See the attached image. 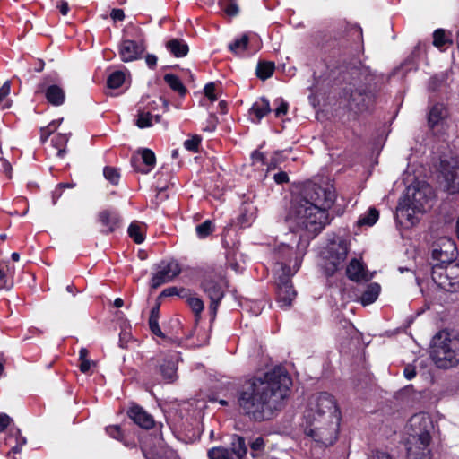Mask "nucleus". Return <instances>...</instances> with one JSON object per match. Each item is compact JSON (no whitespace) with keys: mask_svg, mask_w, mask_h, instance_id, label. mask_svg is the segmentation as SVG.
<instances>
[{"mask_svg":"<svg viewBox=\"0 0 459 459\" xmlns=\"http://www.w3.org/2000/svg\"><path fill=\"white\" fill-rule=\"evenodd\" d=\"M292 381L282 368H275L263 377L246 381L238 390V404L242 413L255 421L271 420L281 410Z\"/></svg>","mask_w":459,"mask_h":459,"instance_id":"f257e3e1","label":"nucleus"},{"mask_svg":"<svg viewBox=\"0 0 459 459\" xmlns=\"http://www.w3.org/2000/svg\"><path fill=\"white\" fill-rule=\"evenodd\" d=\"M336 200L332 186H321L315 183L304 186L300 193L291 200L286 215V223L292 233L299 237L316 238L330 223L329 210Z\"/></svg>","mask_w":459,"mask_h":459,"instance_id":"f03ea898","label":"nucleus"},{"mask_svg":"<svg viewBox=\"0 0 459 459\" xmlns=\"http://www.w3.org/2000/svg\"><path fill=\"white\" fill-rule=\"evenodd\" d=\"M409 426L412 441L407 447L406 459H430L429 446L432 421L429 416L423 412L414 414L409 420Z\"/></svg>","mask_w":459,"mask_h":459,"instance_id":"7ed1b4c3","label":"nucleus"},{"mask_svg":"<svg viewBox=\"0 0 459 459\" xmlns=\"http://www.w3.org/2000/svg\"><path fill=\"white\" fill-rule=\"evenodd\" d=\"M433 198L434 193L429 186L408 187L406 195L398 203L397 213L413 224L414 214L425 212L431 206Z\"/></svg>","mask_w":459,"mask_h":459,"instance_id":"20e7f679","label":"nucleus"},{"mask_svg":"<svg viewBox=\"0 0 459 459\" xmlns=\"http://www.w3.org/2000/svg\"><path fill=\"white\" fill-rule=\"evenodd\" d=\"M430 357L437 367L448 368L459 363V338L439 331L431 341Z\"/></svg>","mask_w":459,"mask_h":459,"instance_id":"39448f33","label":"nucleus"},{"mask_svg":"<svg viewBox=\"0 0 459 459\" xmlns=\"http://www.w3.org/2000/svg\"><path fill=\"white\" fill-rule=\"evenodd\" d=\"M341 419H304L305 434L324 446H332L338 438Z\"/></svg>","mask_w":459,"mask_h":459,"instance_id":"423d86ee","label":"nucleus"},{"mask_svg":"<svg viewBox=\"0 0 459 459\" xmlns=\"http://www.w3.org/2000/svg\"><path fill=\"white\" fill-rule=\"evenodd\" d=\"M302 257L296 255L292 267L283 264L281 274L276 281V302L281 308L290 307L296 298L297 292L294 290L290 277L300 268Z\"/></svg>","mask_w":459,"mask_h":459,"instance_id":"0eeeda50","label":"nucleus"},{"mask_svg":"<svg viewBox=\"0 0 459 459\" xmlns=\"http://www.w3.org/2000/svg\"><path fill=\"white\" fill-rule=\"evenodd\" d=\"M177 363L172 356L160 354L147 361L143 373L155 385L160 382L159 377L167 382H173L177 378Z\"/></svg>","mask_w":459,"mask_h":459,"instance_id":"6e6552de","label":"nucleus"},{"mask_svg":"<svg viewBox=\"0 0 459 459\" xmlns=\"http://www.w3.org/2000/svg\"><path fill=\"white\" fill-rule=\"evenodd\" d=\"M341 415L335 398L326 393L322 392L313 395L304 411V419H333L334 416Z\"/></svg>","mask_w":459,"mask_h":459,"instance_id":"1a4fd4ad","label":"nucleus"},{"mask_svg":"<svg viewBox=\"0 0 459 459\" xmlns=\"http://www.w3.org/2000/svg\"><path fill=\"white\" fill-rule=\"evenodd\" d=\"M228 285L226 280L219 274L205 273L201 281V289L210 299L209 312L212 320H214L222 299L225 296Z\"/></svg>","mask_w":459,"mask_h":459,"instance_id":"9d476101","label":"nucleus"},{"mask_svg":"<svg viewBox=\"0 0 459 459\" xmlns=\"http://www.w3.org/2000/svg\"><path fill=\"white\" fill-rule=\"evenodd\" d=\"M348 253L349 247L344 238H337L330 241L323 253V270L325 275L332 276L342 268Z\"/></svg>","mask_w":459,"mask_h":459,"instance_id":"9b49d317","label":"nucleus"},{"mask_svg":"<svg viewBox=\"0 0 459 459\" xmlns=\"http://www.w3.org/2000/svg\"><path fill=\"white\" fill-rule=\"evenodd\" d=\"M431 278L440 288L450 292L459 291V263H452L444 267L431 266Z\"/></svg>","mask_w":459,"mask_h":459,"instance_id":"f8f14e48","label":"nucleus"},{"mask_svg":"<svg viewBox=\"0 0 459 459\" xmlns=\"http://www.w3.org/2000/svg\"><path fill=\"white\" fill-rule=\"evenodd\" d=\"M247 447L245 438L238 435H233L230 446H214L207 451L209 459H245Z\"/></svg>","mask_w":459,"mask_h":459,"instance_id":"ddd939ff","label":"nucleus"},{"mask_svg":"<svg viewBox=\"0 0 459 459\" xmlns=\"http://www.w3.org/2000/svg\"><path fill=\"white\" fill-rule=\"evenodd\" d=\"M145 50V39L141 33L135 39H123L118 45L119 57L125 63L140 59Z\"/></svg>","mask_w":459,"mask_h":459,"instance_id":"4468645a","label":"nucleus"},{"mask_svg":"<svg viewBox=\"0 0 459 459\" xmlns=\"http://www.w3.org/2000/svg\"><path fill=\"white\" fill-rule=\"evenodd\" d=\"M449 112L443 103H436L429 108L428 113V126L433 134H443L448 128Z\"/></svg>","mask_w":459,"mask_h":459,"instance_id":"2eb2a0df","label":"nucleus"},{"mask_svg":"<svg viewBox=\"0 0 459 459\" xmlns=\"http://www.w3.org/2000/svg\"><path fill=\"white\" fill-rule=\"evenodd\" d=\"M180 272L181 268L176 260L161 261L157 264L156 272L151 281V287L157 289L162 284L171 281Z\"/></svg>","mask_w":459,"mask_h":459,"instance_id":"dca6fc26","label":"nucleus"},{"mask_svg":"<svg viewBox=\"0 0 459 459\" xmlns=\"http://www.w3.org/2000/svg\"><path fill=\"white\" fill-rule=\"evenodd\" d=\"M259 40L256 35L243 33L236 37L228 46L229 50L239 56H251L259 49Z\"/></svg>","mask_w":459,"mask_h":459,"instance_id":"f3484780","label":"nucleus"},{"mask_svg":"<svg viewBox=\"0 0 459 459\" xmlns=\"http://www.w3.org/2000/svg\"><path fill=\"white\" fill-rule=\"evenodd\" d=\"M440 172L450 194L459 193V160L455 158L442 160Z\"/></svg>","mask_w":459,"mask_h":459,"instance_id":"a211bd4d","label":"nucleus"},{"mask_svg":"<svg viewBox=\"0 0 459 459\" xmlns=\"http://www.w3.org/2000/svg\"><path fill=\"white\" fill-rule=\"evenodd\" d=\"M442 244L440 248H434L432 251L431 258L436 261L432 265L446 266L454 263L458 255L455 242L447 237L441 238Z\"/></svg>","mask_w":459,"mask_h":459,"instance_id":"6ab92c4d","label":"nucleus"},{"mask_svg":"<svg viewBox=\"0 0 459 459\" xmlns=\"http://www.w3.org/2000/svg\"><path fill=\"white\" fill-rule=\"evenodd\" d=\"M156 108L157 103L155 101L148 102L146 106H143L142 102L139 103L137 106L135 125L139 128H147L152 126L155 123H160L161 116L153 114Z\"/></svg>","mask_w":459,"mask_h":459,"instance_id":"aec40b11","label":"nucleus"},{"mask_svg":"<svg viewBox=\"0 0 459 459\" xmlns=\"http://www.w3.org/2000/svg\"><path fill=\"white\" fill-rule=\"evenodd\" d=\"M98 221L105 227L103 233L110 234L120 229L122 217L115 209H104L98 213Z\"/></svg>","mask_w":459,"mask_h":459,"instance_id":"412c9836","label":"nucleus"},{"mask_svg":"<svg viewBox=\"0 0 459 459\" xmlns=\"http://www.w3.org/2000/svg\"><path fill=\"white\" fill-rule=\"evenodd\" d=\"M454 220L455 210L449 209L445 211V209L442 208L440 213L437 217V221L431 224L430 230L433 232L440 230L441 234H443L444 237H446V235L455 231V225L453 223Z\"/></svg>","mask_w":459,"mask_h":459,"instance_id":"4be33fe9","label":"nucleus"},{"mask_svg":"<svg viewBox=\"0 0 459 459\" xmlns=\"http://www.w3.org/2000/svg\"><path fill=\"white\" fill-rule=\"evenodd\" d=\"M127 414L135 424L143 429H152L155 424L153 417L139 405L132 406Z\"/></svg>","mask_w":459,"mask_h":459,"instance_id":"5701e85b","label":"nucleus"},{"mask_svg":"<svg viewBox=\"0 0 459 459\" xmlns=\"http://www.w3.org/2000/svg\"><path fill=\"white\" fill-rule=\"evenodd\" d=\"M351 103L359 112L369 110L375 103V95L371 91H354L351 94Z\"/></svg>","mask_w":459,"mask_h":459,"instance_id":"b1692460","label":"nucleus"},{"mask_svg":"<svg viewBox=\"0 0 459 459\" xmlns=\"http://www.w3.org/2000/svg\"><path fill=\"white\" fill-rule=\"evenodd\" d=\"M270 112L271 107L269 100L263 97L253 103L249 109V117L252 122L258 124Z\"/></svg>","mask_w":459,"mask_h":459,"instance_id":"393cba45","label":"nucleus"},{"mask_svg":"<svg viewBox=\"0 0 459 459\" xmlns=\"http://www.w3.org/2000/svg\"><path fill=\"white\" fill-rule=\"evenodd\" d=\"M14 272L15 268L9 261H0V290L12 289Z\"/></svg>","mask_w":459,"mask_h":459,"instance_id":"a878e982","label":"nucleus"},{"mask_svg":"<svg viewBox=\"0 0 459 459\" xmlns=\"http://www.w3.org/2000/svg\"><path fill=\"white\" fill-rule=\"evenodd\" d=\"M134 162L136 164L143 162L145 169H141L137 166L138 172L142 174H148L153 169L156 164L155 154L150 149H143L139 155H134Z\"/></svg>","mask_w":459,"mask_h":459,"instance_id":"bb28decb","label":"nucleus"},{"mask_svg":"<svg viewBox=\"0 0 459 459\" xmlns=\"http://www.w3.org/2000/svg\"><path fill=\"white\" fill-rule=\"evenodd\" d=\"M45 98L52 106H61L65 100V92L64 89L56 84L48 86L44 91Z\"/></svg>","mask_w":459,"mask_h":459,"instance_id":"cd10ccee","label":"nucleus"},{"mask_svg":"<svg viewBox=\"0 0 459 459\" xmlns=\"http://www.w3.org/2000/svg\"><path fill=\"white\" fill-rule=\"evenodd\" d=\"M346 273L350 280L353 281H360L367 280L364 264L358 259H352L346 268Z\"/></svg>","mask_w":459,"mask_h":459,"instance_id":"c85d7f7f","label":"nucleus"},{"mask_svg":"<svg viewBox=\"0 0 459 459\" xmlns=\"http://www.w3.org/2000/svg\"><path fill=\"white\" fill-rule=\"evenodd\" d=\"M5 441L7 445L12 446L8 456H10L11 453L13 455L20 453L22 447L26 444V438L22 437L19 429H10Z\"/></svg>","mask_w":459,"mask_h":459,"instance_id":"c756f323","label":"nucleus"},{"mask_svg":"<svg viewBox=\"0 0 459 459\" xmlns=\"http://www.w3.org/2000/svg\"><path fill=\"white\" fill-rule=\"evenodd\" d=\"M351 32L354 39L351 54L354 58H359L364 52L362 29L359 25L354 24L351 26Z\"/></svg>","mask_w":459,"mask_h":459,"instance_id":"7c9ffc66","label":"nucleus"},{"mask_svg":"<svg viewBox=\"0 0 459 459\" xmlns=\"http://www.w3.org/2000/svg\"><path fill=\"white\" fill-rule=\"evenodd\" d=\"M166 48L175 57H184L189 51L188 45L182 39H172L167 41Z\"/></svg>","mask_w":459,"mask_h":459,"instance_id":"2f4dec72","label":"nucleus"},{"mask_svg":"<svg viewBox=\"0 0 459 459\" xmlns=\"http://www.w3.org/2000/svg\"><path fill=\"white\" fill-rule=\"evenodd\" d=\"M433 45L440 51H445L452 45L451 35L444 29H437L433 32Z\"/></svg>","mask_w":459,"mask_h":459,"instance_id":"473e14b6","label":"nucleus"},{"mask_svg":"<svg viewBox=\"0 0 459 459\" xmlns=\"http://www.w3.org/2000/svg\"><path fill=\"white\" fill-rule=\"evenodd\" d=\"M145 224L138 221H134L130 223L127 233L128 236L136 243L141 244L145 239L144 234Z\"/></svg>","mask_w":459,"mask_h":459,"instance_id":"72a5a7b5","label":"nucleus"},{"mask_svg":"<svg viewBox=\"0 0 459 459\" xmlns=\"http://www.w3.org/2000/svg\"><path fill=\"white\" fill-rule=\"evenodd\" d=\"M106 432L112 438L121 441L126 447L133 448L136 446L135 441L134 439L129 440L117 425L107 427Z\"/></svg>","mask_w":459,"mask_h":459,"instance_id":"f704fd0d","label":"nucleus"},{"mask_svg":"<svg viewBox=\"0 0 459 459\" xmlns=\"http://www.w3.org/2000/svg\"><path fill=\"white\" fill-rule=\"evenodd\" d=\"M380 286L377 283H371L362 293L360 300L362 305L367 306L375 302L379 295Z\"/></svg>","mask_w":459,"mask_h":459,"instance_id":"c9c22d12","label":"nucleus"},{"mask_svg":"<svg viewBox=\"0 0 459 459\" xmlns=\"http://www.w3.org/2000/svg\"><path fill=\"white\" fill-rule=\"evenodd\" d=\"M165 82L180 96H184L186 93V89L182 83L178 76L173 74H167L164 75Z\"/></svg>","mask_w":459,"mask_h":459,"instance_id":"e433bc0d","label":"nucleus"},{"mask_svg":"<svg viewBox=\"0 0 459 459\" xmlns=\"http://www.w3.org/2000/svg\"><path fill=\"white\" fill-rule=\"evenodd\" d=\"M126 82V74L122 71L111 73L107 79V86L111 90H117L123 86Z\"/></svg>","mask_w":459,"mask_h":459,"instance_id":"4c0bfd02","label":"nucleus"},{"mask_svg":"<svg viewBox=\"0 0 459 459\" xmlns=\"http://www.w3.org/2000/svg\"><path fill=\"white\" fill-rule=\"evenodd\" d=\"M68 140L69 135L66 134H57L52 138V144L57 150V156L59 158H63L66 153L65 147Z\"/></svg>","mask_w":459,"mask_h":459,"instance_id":"58836bf2","label":"nucleus"},{"mask_svg":"<svg viewBox=\"0 0 459 459\" xmlns=\"http://www.w3.org/2000/svg\"><path fill=\"white\" fill-rule=\"evenodd\" d=\"M378 218V211L376 208L371 207L365 214L359 218L358 224L360 226H373L377 221Z\"/></svg>","mask_w":459,"mask_h":459,"instance_id":"ea45409f","label":"nucleus"},{"mask_svg":"<svg viewBox=\"0 0 459 459\" xmlns=\"http://www.w3.org/2000/svg\"><path fill=\"white\" fill-rule=\"evenodd\" d=\"M274 68V64L272 62H260L256 67V75L262 80H266L273 75Z\"/></svg>","mask_w":459,"mask_h":459,"instance_id":"a19ab883","label":"nucleus"},{"mask_svg":"<svg viewBox=\"0 0 459 459\" xmlns=\"http://www.w3.org/2000/svg\"><path fill=\"white\" fill-rule=\"evenodd\" d=\"M219 6L230 17L236 16L239 12L237 0H219Z\"/></svg>","mask_w":459,"mask_h":459,"instance_id":"79ce46f5","label":"nucleus"},{"mask_svg":"<svg viewBox=\"0 0 459 459\" xmlns=\"http://www.w3.org/2000/svg\"><path fill=\"white\" fill-rule=\"evenodd\" d=\"M143 454L146 459H180L177 452L171 448H164L161 452L154 455L143 450Z\"/></svg>","mask_w":459,"mask_h":459,"instance_id":"37998d69","label":"nucleus"},{"mask_svg":"<svg viewBox=\"0 0 459 459\" xmlns=\"http://www.w3.org/2000/svg\"><path fill=\"white\" fill-rule=\"evenodd\" d=\"M214 230V226L210 220H206L195 228L196 234L199 238H205Z\"/></svg>","mask_w":459,"mask_h":459,"instance_id":"c03bdc74","label":"nucleus"},{"mask_svg":"<svg viewBox=\"0 0 459 459\" xmlns=\"http://www.w3.org/2000/svg\"><path fill=\"white\" fill-rule=\"evenodd\" d=\"M103 174L105 178L112 185H118L120 180V173L117 169L107 166L104 168Z\"/></svg>","mask_w":459,"mask_h":459,"instance_id":"a18cd8bd","label":"nucleus"},{"mask_svg":"<svg viewBox=\"0 0 459 459\" xmlns=\"http://www.w3.org/2000/svg\"><path fill=\"white\" fill-rule=\"evenodd\" d=\"M187 304L195 316H200L204 307L203 300L197 297H190L187 299Z\"/></svg>","mask_w":459,"mask_h":459,"instance_id":"49530a36","label":"nucleus"},{"mask_svg":"<svg viewBox=\"0 0 459 459\" xmlns=\"http://www.w3.org/2000/svg\"><path fill=\"white\" fill-rule=\"evenodd\" d=\"M202 142V138L199 135H193L191 138L186 139L184 142V147L192 152H197Z\"/></svg>","mask_w":459,"mask_h":459,"instance_id":"de8ad7c7","label":"nucleus"},{"mask_svg":"<svg viewBox=\"0 0 459 459\" xmlns=\"http://www.w3.org/2000/svg\"><path fill=\"white\" fill-rule=\"evenodd\" d=\"M186 292H187V290L184 288L169 287L161 291L160 297H172V296L185 297V296H186Z\"/></svg>","mask_w":459,"mask_h":459,"instance_id":"09e8293b","label":"nucleus"},{"mask_svg":"<svg viewBox=\"0 0 459 459\" xmlns=\"http://www.w3.org/2000/svg\"><path fill=\"white\" fill-rule=\"evenodd\" d=\"M275 104H277V107L274 108L276 117H281L287 114L289 104L283 99H277Z\"/></svg>","mask_w":459,"mask_h":459,"instance_id":"8fccbe9b","label":"nucleus"},{"mask_svg":"<svg viewBox=\"0 0 459 459\" xmlns=\"http://www.w3.org/2000/svg\"><path fill=\"white\" fill-rule=\"evenodd\" d=\"M149 327H150V330L151 332L158 336V337H160V338H163V339H168L164 333H162L160 325H159V320H156L154 318V316L152 318H149Z\"/></svg>","mask_w":459,"mask_h":459,"instance_id":"3c124183","label":"nucleus"},{"mask_svg":"<svg viewBox=\"0 0 459 459\" xmlns=\"http://www.w3.org/2000/svg\"><path fill=\"white\" fill-rule=\"evenodd\" d=\"M251 160L253 165L261 164L266 166L267 159L265 155L258 150H255L252 152Z\"/></svg>","mask_w":459,"mask_h":459,"instance_id":"603ef678","label":"nucleus"},{"mask_svg":"<svg viewBox=\"0 0 459 459\" xmlns=\"http://www.w3.org/2000/svg\"><path fill=\"white\" fill-rule=\"evenodd\" d=\"M204 94L209 99L211 102H214L217 100V96L215 94V85L213 82H209L204 86Z\"/></svg>","mask_w":459,"mask_h":459,"instance_id":"864d4df0","label":"nucleus"},{"mask_svg":"<svg viewBox=\"0 0 459 459\" xmlns=\"http://www.w3.org/2000/svg\"><path fill=\"white\" fill-rule=\"evenodd\" d=\"M218 124V118L215 115H210L206 120V126L203 128L206 132H214Z\"/></svg>","mask_w":459,"mask_h":459,"instance_id":"5fc2aeb1","label":"nucleus"},{"mask_svg":"<svg viewBox=\"0 0 459 459\" xmlns=\"http://www.w3.org/2000/svg\"><path fill=\"white\" fill-rule=\"evenodd\" d=\"M280 163V153L275 152L273 156H271L270 160L266 162V169L273 170L277 168L278 164Z\"/></svg>","mask_w":459,"mask_h":459,"instance_id":"6e6d98bb","label":"nucleus"},{"mask_svg":"<svg viewBox=\"0 0 459 459\" xmlns=\"http://www.w3.org/2000/svg\"><path fill=\"white\" fill-rule=\"evenodd\" d=\"M131 338H132V335H131L130 332H128L126 330L121 331L119 333V346L121 348H126L127 343L129 342Z\"/></svg>","mask_w":459,"mask_h":459,"instance_id":"4d7b16f0","label":"nucleus"},{"mask_svg":"<svg viewBox=\"0 0 459 459\" xmlns=\"http://www.w3.org/2000/svg\"><path fill=\"white\" fill-rule=\"evenodd\" d=\"M264 440L263 437H256L253 442L250 443V448L253 452L262 451L264 448Z\"/></svg>","mask_w":459,"mask_h":459,"instance_id":"13d9d810","label":"nucleus"},{"mask_svg":"<svg viewBox=\"0 0 459 459\" xmlns=\"http://www.w3.org/2000/svg\"><path fill=\"white\" fill-rule=\"evenodd\" d=\"M13 420L5 413H0V433L4 431L12 423Z\"/></svg>","mask_w":459,"mask_h":459,"instance_id":"bf43d9fd","label":"nucleus"},{"mask_svg":"<svg viewBox=\"0 0 459 459\" xmlns=\"http://www.w3.org/2000/svg\"><path fill=\"white\" fill-rule=\"evenodd\" d=\"M273 179L277 184H284L289 181V176L284 171H280L273 176Z\"/></svg>","mask_w":459,"mask_h":459,"instance_id":"052dcab7","label":"nucleus"},{"mask_svg":"<svg viewBox=\"0 0 459 459\" xmlns=\"http://www.w3.org/2000/svg\"><path fill=\"white\" fill-rule=\"evenodd\" d=\"M368 459H394L390 454L384 451L374 452Z\"/></svg>","mask_w":459,"mask_h":459,"instance_id":"680f3d73","label":"nucleus"},{"mask_svg":"<svg viewBox=\"0 0 459 459\" xmlns=\"http://www.w3.org/2000/svg\"><path fill=\"white\" fill-rule=\"evenodd\" d=\"M10 82H5L0 88V103L7 97L10 93Z\"/></svg>","mask_w":459,"mask_h":459,"instance_id":"e2e57ef3","label":"nucleus"},{"mask_svg":"<svg viewBox=\"0 0 459 459\" xmlns=\"http://www.w3.org/2000/svg\"><path fill=\"white\" fill-rule=\"evenodd\" d=\"M403 375L408 380H411L416 376V369L413 366L408 365L403 370Z\"/></svg>","mask_w":459,"mask_h":459,"instance_id":"0e129e2a","label":"nucleus"},{"mask_svg":"<svg viewBox=\"0 0 459 459\" xmlns=\"http://www.w3.org/2000/svg\"><path fill=\"white\" fill-rule=\"evenodd\" d=\"M110 17L114 21H123L125 19V13L122 9H113L110 13Z\"/></svg>","mask_w":459,"mask_h":459,"instance_id":"69168bd1","label":"nucleus"},{"mask_svg":"<svg viewBox=\"0 0 459 459\" xmlns=\"http://www.w3.org/2000/svg\"><path fill=\"white\" fill-rule=\"evenodd\" d=\"M62 120H63V118H61L59 120H53L44 128H46V130L52 134L57 129V127L61 124Z\"/></svg>","mask_w":459,"mask_h":459,"instance_id":"338daca9","label":"nucleus"},{"mask_svg":"<svg viewBox=\"0 0 459 459\" xmlns=\"http://www.w3.org/2000/svg\"><path fill=\"white\" fill-rule=\"evenodd\" d=\"M157 60H158L157 56L152 54H148L145 56V62H146L147 65L152 69H153L156 66Z\"/></svg>","mask_w":459,"mask_h":459,"instance_id":"774afa93","label":"nucleus"}]
</instances>
